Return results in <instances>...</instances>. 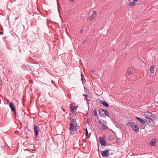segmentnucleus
I'll return each instance as SVG.
<instances>
[{
  "mask_svg": "<svg viewBox=\"0 0 158 158\" xmlns=\"http://www.w3.org/2000/svg\"><path fill=\"white\" fill-rule=\"evenodd\" d=\"M132 128L135 132H138L139 131V127L136 124H135Z\"/></svg>",
  "mask_w": 158,
  "mask_h": 158,
  "instance_id": "obj_14",
  "label": "nucleus"
},
{
  "mask_svg": "<svg viewBox=\"0 0 158 158\" xmlns=\"http://www.w3.org/2000/svg\"><path fill=\"white\" fill-rule=\"evenodd\" d=\"M15 19H18V18H15Z\"/></svg>",
  "mask_w": 158,
  "mask_h": 158,
  "instance_id": "obj_39",
  "label": "nucleus"
},
{
  "mask_svg": "<svg viewBox=\"0 0 158 158\" xmlns=\"http://www.w3.org/2000/svg\"><path fill=\"white\" fill-rule=\"evenodd\" d=\"M105 115L107 116L108 117H110V116L109 115V113L107 110H105Z\"/></svg>",
  "mask_w": 158,
  "mask_h": 158,
  "instance_id": "obj_20",
  "label": "nucleus"
},
{
  "mask_svg": "<svg viewBox=\"0 0 158 158\" xmlns=\"http://www.w3.org/2000/svg\"><path fill=\"white\" fill-rule=\"evenodd\" d=\"M70 108L71 111L73 112L74 114H75V103L72 102L70 104Z\"/></svg>",
  "mask_w": 158,
  "mask_h": 158,
  "instance_id": "obj_8",
  "label": "nucleus"
},
{
  "mask_svg": "<svg viewBox=\"0 0 158 158\" xmlns=\"http://www.w3.org/2000/svg\"><path fill=\"white\" fill-rule=\"evenodd\" d=\"M85 136H87L89 134L88 132L87 128H86L85 129Z\"/></svg>",
  "mask_w": 158,
  "mask_h": 158,
  "instance_id": "obj_24",
  "label": "nucleus"
},
{
  "mask_svg": "<svg viewBox=\"0 0 158 158\" xmlns=\"http://www.w3.org/2000/svg\"><path fill=\"white\" fill-rule=\"evenodd\" d=\"M99 113L100 115L102 117H105V110L101 109L99 110Z\"/></svg>",
  "mask_w": 158,
  "mask_h": 158,
  "instance_id": "obj_11",
  "label": "nucleus"
},
{
  "mask_svg": "<svg viewBox=\"0 0 158 158\" xmlns=\"http://www.w3.org/2000/svg\"><path fill=\"white\" fill-rule=\"evenodd\" d=\"M138 0H133V1L128 4V6H134Z\"/></svg>",
  "mask_w": 158,
  "mask_h": 158,
  "instance_id": "obj_13",
  "label": "nucleus"
},
{
  "mask_svg": "<svg viewBox=\"0 0 158 158\" xmlns=\"http://www.w3.org/2000/svg\"><path fill=\"white\" fill-rule=\"evenodd\" d=\"M156 140V138H152L151 139L150 145L152 146H154L155 145Z\"/></svg>",
  "mask_w": 158,
  "mask_h": 158,
  "instance_id": "obj_7",
  "label": "nucleus"
},
{
  "mask_svg": "<svg viewBox=\"0 0 158 158\" xmlns=\"http://www.w3.org/2000/svg\"><path fill=\"white\" fill-rule=\"evenodd\" d=\"M88 41V40H87V39L84 40L83 42V44H85L86 42H87Z\"/></svg>",
  "mask_w": 158,
  "mask_h": 158,
  "instance_id": "obj_26",
  "label": "nucleus"
},
{
  "mask_svg": "<svg viewBox=\"0 0 158 158\" xmlns=\"http://www.w3.org/2000/svg\"><path fill=\"white\" fill-rule=\"evenodd\" d=\"M70 127L69 129L71 131H74L76 130V127L74 123L72 122H71L69 124Z\"/></svg>",
  "mask_w": 158,
  "mask_h": 158,
  "instance_id": "obj_5",
  "label": "nucleus"
},
{
  "mask_svg": "<svg viewBox=\"0 0 158 158\" xmlns=\"http://www.w3.org/2000/svg\"><path fill=\"white\" fill-rule=\"evenodd\" d=\"M99 123L100 124L102 125H104V124H107V123L106 122L104 121L102 119H100L99 121Z\"/></svg>",
  "mask_w": 158,
  "mask_h": 158,
  "instance_id": "obj_18",
  "label": "nucleus"
},
{
  "mask_svg": "<svg viewBox=\"0 0 158 158\" xmlns=\"http://www.w3.org/2000/svg\"><path fill=\"white\" fill-rule=\"evenodd\" d=\"M83 96H85V97H88V95H87V94H83Z\"/></svg>",
  "mask_w": 158,
  "mask_h": 158,
  "instance_id": "obj_34",
  "label": "nucleus"
},
{
  "mask_svg": "<svg viewBox=\"0 0 158 158\" xmlns=\"http://www.w3.org/2000/svg\"><path fill=\"white\" fill-rule=\"evenodd\" d=\"M105 136L103 135L102 137H100L99 139L100 143L101 145L104 146H106V142L105 140Z\"/></svg>",
  "mask_w": 158,
  "mask_h": 158,
  "instance_id": "obj_3",
  "label": "nucleus"
},
{
  "mask_svg": "<svg viewBox=\"0 0 158 158\" xmlns=\"http://www.w3.org/2000/svg\"><path fill=\"white\" fill-rule=\"evenodd\" d=\"M76 131L77 133H78L79 131L78 130Z\"/></svg>",
  "mask_w": 158,
  "mask_h": 158,
  "instance_id": "obj_37",
  "label": "nucleus"
},
{
  "mask_svg": "<svg viewBox=\"0 0 158 158\" xmlns=\"http://www.w3.org/2000/svg\"><path fill=\"white\" fill-rule=\"evenodd\" d=\"M94 115L96 116L97 118L98 117V115L97 114V111L96 110H94Z\"/></svg>",
  "mask_w": 158,
  "mask_h": 158,
  "instance_id": "obj_23",
  "label": "nucleus"
},
{
  "mask_svg": "<svg viewBox=\"0 0 158 158\" xmlns=\"http://www.w3.org/2000/svg\"><path fill=\"white\" fill-rule=\"evenodd\" d=\"M12 111H13V112H14V114H15V115L16 116V109L15 110H12Z\"/></svg>",
  "mask_w": 158,
  "mask_h": 158,
  "instance_id": "obj_28",
  "label": "nucleus"
},
{
  "mask_svg": "<svg viewBox=\"0 0 158 158\" xmlns=\"http://www.w3.org/2000/svg\"><path fill=\"white\" fill-rule=\"evenodd\" d=\"M97 12L95 11H94L93 14L91 16L89 17V20H92L95 17V16Z\"/></svg>",
  "mask_w": 158,
  "mask_h": 158,
  "instance_id": "obj_10",
  "label": "nucleus"
},
{
  "mask_svg": "<svg viewBox=\"0 0 158 158\" xmlns=\"http://www.w3.org/2000/svg\"><path fill=\"white\" fill-rule=\"evenodd\" d=\"M146 121L149 126L151 127H153L155 125L154 123L152 118H149L148 119L146 120Z\"/></svg>",
  "mask_w": 158,
  "mask_h": 158,
  "instance_id": "obj_4",
  "label": "nucleus"
},
{
  "mask_svg": "<svg viewBox=\"0 0 158 158\" xmlns=\"http://www.w3.org/2000/svg\"><path fill=\"white\" fill-rule=\"evenodd\" d=\"M147 125L145 123H144V124H142L140 127L143 129H144L145 128L146 126Z\"/></svg>",
  "mask_w": 158,
  "mask_h": 158,
  "instance_id": "obj_21",
  "label": "nucleus"
},
{
  "mask_svg": "<svg viewBox=\"0 0 158 158\" xmlns=\"http://www.w3.org/2000/svg\"><path fill=\"white\" fill-rule=\"evenodd\" d=\"M155 67L153 66L152 65L150 68V73L152 74H153L154 73L155 71Z\"/></svg>",
  "mask_w": 158,
  "mask_h": 158,
  "instance_id": "obj_16",
  "label": "nucleus"
},
{
  "mask_svg": "<svg viewBox=\"0 0 158 158\" xmlns=\"http://www.w3.org/2000/svg\"><path fill=\"white\" fill-rule=\"evenodd\" d=\"M27 66H25V65H23L22 66V68L24 70H26L27 69Z\"/></svg>",
  "mask_w": 158,
  "mask_h": 158,
  "instance_id": "obj_25",
  "label": "nucleus"
},
{
  "mask_svg": "<svg viewBox=\"0 0 158 158\" xmlns=\"http://www.w3.org/2000/svg\"><path fill=\"white\" fill-rule=\"evenodd\" d=\"M9 106L11 110H15L16 109L15 106L12 102H10L9 104Z\"/></svg>",
  "mask_w": 158,
  "mask_h": 158,
  "instance_id": "obj_9",
  "label": "nucleus"
},
{
  "mask_svg": "<svg viewBox=\"0 0 158 158\" xmlns=\"http://www.w3.org/2000/svg\"><path fill=\"white\" fill-rule=\"evenodd\" d=\"M124 44L125 45H127L128 44V42L126 41L125 42Z\"/></svg>",
  "mask_w": 158,
  "mask_h": 158,
  "instance_id": "obj_33",
  "label": "nucleus"
},
{
  "mask_svg": "<svg viewBox=\"0 0 158 158\" xmlns=\"http://www.w3.org/2000/svg\"><path fill=\"white\" fill-rule=\"evenodd\" d=\"M81 80L82 81V83H85V78L84 76L82 73H81Z\"/></svg>",
  "mask_w": 158,
  "mask_h": 158,
  "instance_id": "obj_17",
  "label": "nucleus"
},
{
  "mask_svg": "<svg viewBox=\"0 0 158 158\" xmlns=\"http://www.w3.org/2000/svg\"><path fill=\"white\" fill-rule=\"evenodd\" d=\"M109 150H105L104 151H102L101 152L102 155L103 157H107L108 156L109 154Z\"/></svg>",
  "mask_w": 158,
  "mask_h": 158,
  "instance_id": "obj_6",
  "label": "nucleus"
},
{
  "mask_svg": "<svg viewBox=\"0 0 158 158\" xmlns=\"http://www.w3.org/2000/svg\"><path fill=\"white\" fill-rule=\"evenodd\" d=\"M127 125L130 126L132 128L134 126V123L132 122H129L127 124Z\"/></svg>",
  "mask_w": 158,
  "mask_h": 158,
  "instance_id": "obj_19",
  "label": "nucleus"
},
{
  "mask_svg": "<svg viewBox=\"0 0 158 158\" xmlns=\"http://www.w3.org/2000/svg\"><path fill=\"white\" fill-rule=\"evenodd\" d=\"M2 83V80L1 79V77L0 76V84H1Z\"/></svg>",
  "mask_w": 158,
  "mask_h": 158,
  "instance_id": "obj_29",
  "label": "nucleus"
},
{
  "mask_svg": "<svg viewBox=\"0 0 158 158\" xmlns=\"http://www.w3.org/2000/svg\"><path fill=\"white\" fill-rule=\"evenodd\" d=\"M101 103L104 106L107 107L109 106V104L107 103L106 101H102Z\"/></svg>",
  "mask_w": 158,
  "mask_h": 158,
  "instance_id": "obj_15",
  "label": "nucleus"
},
{
  "mask_svg": "<svg viewBox=\"0 0 158 158\" xmlns=\"http://www.w3.org/2000/svg\"><path fill=\"white\" fill-rule=\"evenodd\" d=\"M135 118L136 119H137L138 121H139L140 122L142 123V124H144V123H145V121H144V120H143V119H142L141 118L138 117H136Z\"/></svg>",
  "mask_w": 158,
  "mask_h": 158,
  "instance_id": "obj_12",
  "label": "nucleus"
},
{
  "mask_svg": "<svg viewBox=\"0 0 158 158\" xmlns=\"http://www.w3.org/2000/svg\"><path fill=\"white\" fill-rule=\"evenodd\" d=\"M34 130L35 132V136L36 137L38 135L40 131V128L39 126H37L36 125L34 124Z\"/></svg>",
  "mask_w": 158,
  "mask_h": 158,
  "instance_id": "obj_1",
  "label": "nucleus"
},
{
  "mask_svg": "<svg viewBox=\"0 0 158 158\" xmlns=\"http://www.w3.org/2000/svg\"><path fill=\"white\" fill-rule=\"evenodd\" d=\"M128 73L129 74H130L132 73V72L131 70H128Z\"/></svg>",
  "mask_w": 158,
  "mask_h": 158,
  "instance_id": "obj_31",
  "label": "nucleus"
},
{
  "mask_svg": "<svg viewBox=\"0 0 158 158\" xmlns=\"http://www.w3.org/2000/svg\"><path fill=\"white\" fill-rule=\"evenodd\" d=\"M79 132H80V131H79Z\"/></svg>",
  "mask_w": 158,
  "mask_h": 158,
  "instance_id": "obj_40",
  "label": "nucleus"
},
{
  "mask_svg": "<svg viewBox=\"0 0 158 158\" xmlns=\"http://www.w3.org/2000/svg\"><path fill=\"white\" fill-rule=\"evenodd\" d=\"M71 1L72 2H73L74 1V0H71Z\"/></svg>",
  "mask_w": 158,
  "mask_h": 158,
  "instance_id": "obj_38",
  "label": "nucleus"
},
{
  "mask_svg": "<svg viewBox=\"0 0 158 158\" xmlns=\"http://www.w3.org/2000/svg\"><path fill=\"white\" fill-rule=\"evenodd\" d=\"M102 127L104 129H108V127L106 125V124H104L102 126Z\"/></svg>",
  "mask_w": 158,
  "mask_h": 158,
  "instance_id": "obj_22",
  "label": "nucleus"
},
{
  "mask_svg": "<svg viewBox=\"0 0 158 158\" xmlns=\"http://www.w3.org/2000/svg\"><path fill=\"white\" fill-rule=\"evenodd\" d=\"M71 122H72L73 123V122H76V121H75L74 119H72L71 120Z\"/></svg>",
  "mask_w": 158,
  "mask_h": 158,
  "instance_id": "obj_32",
  "label": "nucleus"
},
{
  "mask_svg": "<svg viewBox=\"0 0 158 158\" xmlns=\"http://www.w3.org/2000/svg\"><path fill=\"white\" fill-rule=\"evenodd\" d=\"M116 138L117 139V142L119 143V142L120 141L119 138H118V137H116Z\"/></svg>",
  "mask_w": 158,
  "mask_h": 158,
  "instance_id": "obj_27",
  "label": "nucleus"
},
{
  "mask_svg": "<svg viewBox=\"0 0 158 158\" xmlns=\"http://www.w3.org/2000/svg\"><path fill=\"white\" fill-rule=\"evenodd\" d=\"M73 131H71L70 132V133L71 135H73L74 134V133L73 132Z\"/></svg>",
  "mask_w": 158,
  "mask_h": 158,
  "instance_id": "obj_30",
  "label": "nucleus"
},
{
  "mask_svg": "<svg viewBox=\"0 0 158 158\" xmlns=\"http://www.w3.org/2000/svg\"><path fill=\"white\" fill-rule=\"evenodd\" d=\"M144 116L146 120L148 119L149 118H150L152 117V116L153 117L154 116V115H153L151 112L148 111L145 112Z\"/></svg>",
  "mask_w": 158,
  "mask_h": 158,
  "instance_id": "obj_2",
  "label": "nucleus"
},
{
  "mask_svg": "<svg viewBox=\"0 0 158 158\" xmlns=\"http://www.w3.org/2000/svg\"><path fill=\"white\" fill-rule=\"evenodd\" d=\"M83 31V30L82 29L80 31V32L81 33H82Z\"/></svg>",
  "mask_w": 158,
  "mask_h": 158,
  "instance_id": "obj_35",
  "label": "nucleus"
},
{
  "mask_svg": "<svg viewBox=\"0 0 158 158\" xmlns=\"http://www.w3.org/2000/svg\"><path fill=\"white\" fill-rule=\"evenodd\" d=\"M91 72H92V73H94V71L93 70H91Z\"/></svg>",
  "mask_w": 158,
  "mask_h": 158,
  "instance_id": "obj_36",
  "label": "nucleus"
}]
</instances>
